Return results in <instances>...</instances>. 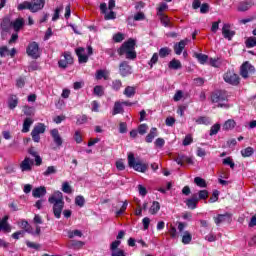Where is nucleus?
I'll list each match as a JSON object with an SVG mask.
<instances>
[{"instance_id":"11","label":"nucleus","mask_w":256,"mask_h":256,"mask_svg":"<svg viewBox=\"0 0 256 256\" xmlns=\"http://www.w3.org/2000/svg\"><path fill=\"white\" fill-rule=\"evenodd\" d=\"M45 7V0H33L31 2L30 11L31 13H37V11H41Z\"/></svg>"},{"instance_id":"7","label":"nucleus","mask_w":256,"mask_h":256,"mask_svg":"<svg viewBox=\"0 0 256 256\" xmlns=\"http://www.w3.org/2000/svg\"><path fill=\"white\" fill-rule=\"evenodd\" d=\"M41 133H45V124L43 123L36 125L31 132L32 139L35 143H39V141H41V136H39Z\"/></svg>"},{"instance_id":"12","label":"nucleus","mask_w":256,"mask_h":256,"mask_svg":"<svg viewBox=\"0 0 256 256\" xmlns=\"http://www.w3.org/2000/svg\"><path fill=\"white\" fill-rule=\"evenodd\" d=\"M1 30L4 31V33H9L11 30V27H13V22H11V19L9 17H4L0 24Z\"/></svg>"},{"instance_id":"45","label":"nucleus","mask_w":256,"mask_h":256,"mask_svg":"<svg viewBox=\"0 0 256 256\" xmlns=\"http://www.w3.org/2000/svg\"><path fill=\"white\" fill-rule=\"evenodd\" d=\"M129 205V203L127 202V200H125L123 202V205L121 206V208L116 211V216L119 217V215H123V213H125V211H127V206Z\"/></svg>"},{"instance_id":"50","label":"nucleus","mask_w":256,"mask_h":256,"mask_svg":"<svg viewBox=\"0 0 256 256\" xmlns=\"http://www.w3.org/2000/svg\"><path fill=\"white\" fill-rule=\"evenodd\" d=\"M121 87H123V83L121 82V80H114L112 82V89L114 91H119V89H121Z\"/></svg>"},{"instance_id":"13","label":"nucleus","mask_w":256,"mask_h":256,"mask_svg":"<svg viewBox=\"0 0 256 256\" xmlns=\"http://www.w3.org/2000/svg\"><path fill=\"white\" fill-rule=\"evenodd\" d=\"M50 133L55 145H57V147H61V145H63V138H61V135L59 134V130L52 129Z\"/></svg>"},{"instance_id":"42","label":"nucleus","mask_w":256,"mask_h":256,"mask_svg":"<svg viewBox=\"0 0 256 256\" xmlns=\"http://www.w3.org/2000/svg\"><path fill=\"white\" fill-rule=\"evenodd\" d=\"M69 239H73L74 237H83V232L81 230L68 231Z\"/></svg>"},{"instance_id":"27","label":"nucleus","mask_w":256,"mask_h":256,"mask_svg":"<svg viewBox=\"0 0 256 256\" xmlns=\"http://www.w3.org/2000/svg\"><path fill=\"white\" fill-rule=\"evenodd\" d=\"M169 69H181V67H183V65H181V61L177 60V59H172L169 64H168Z\"/></svg>"},{"instance_id":"22","label":"nucleus","mask_w":256,"mask_h":256,"mask_svg":"<svg viewBox=\"0 0 256 256\" xmlns=\"http://www.w3.org/2000/svg\"><path fill=\"white\" fill-rule=\"evenodd\" d=\"M85 245V242L83 241H77V240H71L68 244L69 249H82V247Z\"/></svg>"},{"instance_id":"64","label":"nucleus","mask_w":256,"mask_h":256,"mask_svg":"<svg viewBox=\"0 0 256 256\" xmlns=\"http://www.w3.org/2000/svg\"><path fill=\"white\" fill-rule=\"evenodd\" d=\"M119 133H127V123L121 122L119 124Z\"/></svg>"},{"instance_id":"43","label":"nucleus","mask_w":256,"mask_h":256,"mask_svg":"<svg viewBox=\"0 0 256 256\" xmlns=\"http://www.w3.org/2000/svg\"><path fill=\"white\" fill-rule=\"evenodd\" d=\"M245 43L248 49H251V47H256V37L247 38Z\"/></svg>"},{"instance_id":"55","label":"nucleus","mask_w":256,"mask_h":256,"mask_svg":"<svg viewBox=\"0 0 256 256\" xmlns=\"http://www.w3.org/2000/svg\"><path fill=\"white\" fill-rule=\"evenodd\" d=\"M64 59L68 65H73V56H71V52H64Z\"/></svg>"},{"instance_id":"53","label":"nucleus","mask_w":256,"mask_h":256,"mask_svg":"<svg viewBox=\"0 0 256 256\" xmlns=\"http://www.w3.org/2000/svg\"><path fill=\"white\" fill-rule=\"evenodd\" d=\"M119 245H121V241L120 240H116V241L112 242L110 244V251H111V253L113 251H117L119 249Z\"/></svg>"},{"instance_id":"36","label":"nucleus","mask_w":256,"mask_h":256,"mask_svg":"<svg viewBox=\"0 0 256 256\" xmlns=\"http://www.w3.org/2000/svg\"><path fill=\"white\" fill-rule=\"evenodd\" d=\"M18 104H19V99H17V96H12L8 101L9 109H15V107H17Z\"/></svg>"},{"instance_id":"59","label":"nucleus","mask_w":256,"mask_h":256,"mask_svg":"<svg viewBox=\"0 0 256 256\" xmlns=\"http://www.w3.org/2000/svg\"><path fill=\"white\" fill-rule=\"evenodd\" d=\"M16 87H18L19 89H23V87H25V78L20 77L16 80Z\"/></svg>"},{"instance_id":"24","label":"nucleus","mask_w":256,"mask_h":256,"mask_svg":"<svg viewBox=\"0 0 256 256\" xmlns=\"http://www.w3.org/2000/svg\"><path fill=\"white\" fill-rule=\"evenodd\" d=\"M33 125V119L26 118L23 123L22 133H29V129Z\"/></svg>"},{"instance_id":"18","label":"nucleus","mask_w":256,"mask_h":256,"mask_svg":"<svg viewBox=\"0 0 256 256\" xmlns=\"http://www.w3.org/2000/svg\"><path fill=\"white\" fill-rule=\"evenodd\" d=\"M197 203H199V197L197 194H193L191 198L186 200L188 209H197Z\"/></svg>"},{"instance_id":"35","label":"nucleus","mask_w":256,"mask_h":256,"mask_svg":"<svg viewBox=\"0 0 256 256\" xmlns=\"http://www.w3.org/2000/svg\"><path fill=\"white\" fill-rule=\"evenodd\" d=\"M192 239L193 236H191V233H189V231H185L184 235L182 236V243H184V245H189Z\"/></svg>"},{"instance_id":"54","label":"nucleus","mask_w":256,"mask_h":256,"mask_svg":"<svg viewBox=\"0 0 256 256\" xmlns=\"http://www.w3.org/2000/svg\"><path fill=\"white\" fill-rule=\"evenodd\" d=\"M192 143H193V136H191V134L186 135L183 140L184 147H187V145H191Z\"/></svg>"},{"instance_id":"47","label":"nucleus","mask_w":256,"mask_h":256,"mask_svg":"<svg viewBox=\"0 0 256 256\" xmlns=\"http://www.w3.org/2000/svg\"><path fill=\"white\" fill-rule=\"evenodd\" d=\"M185 158V155L178 154L177 157L174 158V161H176L178 165H181V167H183V164L185 163Z\"/></svg>"},{"instance_id":"39","label":"nucleus","mask_w":256,"mask_h":256,"mask_svg":"<svg viewBox=\"0 0 256 256\" xmlns=\"http://www.w3.org/2000/svg\"><path fill=\"white\" fill-rule=\"evenodd\" d=\"M57 173V168L55 166H49L46 171L43 172L44 177H49V175H55Z\"/></svg>"},{"instance_id":"28","label":"nucleus","mask_w":256,"mask_h":256,"mask_svg":"<svg viewBox=\"0 0 256 256\" xmlns=\"http://www.w3.org/2000/svg\"><path fill=\"white\" fill-rule=\"evenodd\" d=\"M159 209H161V205L159 202L154 201L149 209V213H151V215H157V213H159Z\"/></svg>"},{"instance_id":"19","label":"nucleus","mask_w":256,"mask_h":256,"mask_svg":"<svg viewBox=\"0 0 256 256\" xmlns=\"http://www.w3.org/2000/svg\"><path fill=\"white\" fill-rule=\"evenodd\" d=\"M216 225H221V223H225L227 221H231V215L228 213L226 214H219L216 218H214Z\"/></svg>"},{"instance_id":"63","label":"nucleus","mask_w":256,"mask_h":256,"mask_svg":"<svg viewBox=\"0 0 256 256\" xmlns=\"http://www.w3.org/2000/svg\"><path fill=\"white\" fill-rule=\"evenodd\" d=\"M111 256H126L125 250H122V249L114 250L113 252H111Z\"/></svg>"},{"instance_id":"32","label":"nucleus","mask_w":256,"mask_h":256,"mask_svg":"<svg viewBox=\"0 0 256 256\" xmlns=\"http://www.w3.org/2000/svg\"><path fill=\"white\" fill-rule=\"evenodd\" d=\"M253 153H255V150L253 149V147H250V146L241 150V155L244 158L251 157Z\"/></svg>"},{"instance_id":"10","label":"nucleus","mask_w":256,"mask_h":256,"mask_svg":"<svg viewBox=\"0 0 256 256\" xmlns=\"http://www.w3.org/2000/svg\"><path fill=\"white\" fill-rule=\"evenodd\" d=\"M119 73L122 77H127V75H131V65H129V62L122 61L120 63Z\"/></svg>"},{"instance_id":"46","label":"nucleus","mask_w":256,"mask_h":256,"mask_svg":"<svg viewBox=\"0 0 256 256\" xmlns=\"http://www.w3.org/2000/svg\"><path fill=\"white\" fill-rule=\"evenodd\" d=\"M222 163L223 165L230 166V169H235V162H233V159H231V157L223 159Z\"/></svg>"},{"instance_id":"4","label":"nucleus","mask_w":256,"mask_h":256,"mask_svg":"<svg viewBox=\"0 0 256 256\" xmlns=\"http://www.w3.org/2000/svg\"><path fill=\"white\" fill-rule=\"evenodd\" d=\"M128 165L135 171L145 173L149 169V164L135 161V155L133 153L128 154Z\"/></svg>"},{"instance_id":"5","label":"nucleus","mask_w":256,"mask_h":256,"mask_svg":"<svg viewBox=\"0 0 256 256\" xmlns=\"http://www.w3.org/2000/svg\"><path fill=\"white\" fill-rule=\"evenodd\" d=\"M26 53L28 57L32 59H39L41 52L39 51V44L37 42H32L26 48Z\"/></svg>"},{"instance_id":"23","label":"nucleus","mask_w":256,"mask_h":256,"mask_svg":"<svg viewBox=\"0 0 256 256\" xmlns=\"http://www.w3.org/2000/svg\"><path fill=\"white\" fill-rule=\"evenodd\" d=\"M161 23L164 27H171V22L169 21V16L165 15L164 13H157Z\"/></svg>"},{"instance_id":"34","label":"nucleus","mask_w":256,"mask_h":256,"mask_svg":"<svg viewBox=\"0 0 256 256\" xmlns=\"http://www.w3.org/2000/svg\"><path fill=\"white\" fill-rule=\"evenodd\" d=\"M94 95L97 97H103L105 95V89L101 85H97L94 87Z\"/></svg>"},{"instance_id":"41","label":"nucleus","mask_w":256,"mask_h":256,"mask_svg":"<svg viewBox=\"0 0 256 256\" xmlns=\"http://www.w3.org/2000/svg\"><path fill=\"white\" fill-rule=\"evenodd\" d=\"M62 191L63 193H67L68 195H71V193H73V189L71 188V185H69V182H64L62 184Z\"/></svg>"},{"instance_id":"8","label":"nucleus","mask_w":256,"mask_h":256,"mask_svg":"<svg viewBox=\"0 0 256 256\" xmlns=\"http://www.w3.org/2000/svg\"><path fill=\"white\" fill-rule=\"evenodd\" d=\"M224 81L230 85H239V75L228 71L226 74H224Z\"/></svg>"},{"instance_id":"14","label":"nucleus","mask_w":256,"mask_h":256,"mask_svg":"<svg viewBox=\"0 0 256 256\" xmlns=\"http://www.w3.org/2000/svg\"><path fill=\"white\" fill-rule=\"evenodd\" d=\"M187 43H189V39H184L176 43L174 45V53H176L177 55H181V53H183V49H185V47L187 46Z\"/></svg>"},{"instance_id":"31","label":"nucleus","mask_w":256,"mask_h":256,"mask_svg":"<svg viewBox=\"0 0 256 256\" xmlns=\"http://www.w3.org/2000/svg\"><path fill=\"white\" fill-rule=\"evenodd\" d=\"M123 113V104L121 102H115L112 115H119Z\"/></svg>"},{"instance_id":"52","label":"nucleus","mask_w":256,"mask_h":256,"mask_svg":"<svg viewBox=\"0 0 256 256\" xmlns=\"http://www.w3.org/2000/svg\"><path fill=\"white\" fill-rule=\"evenodd\" d=\"M23 113H24V115H27L28 117H31V115L34 114V109H33V107L24 106L23 107Z\"/></svg>"},{"instance_id":"15","label":"nucleus","mask_w":256,"mask_h":256,"mask_svg":"<svg viewBox=\"0 0 256 256\" xmlns=\"http://www.w3.org/2000/svg\"><path fill=\"white\" fill-rule=\"evenodd\" d=\"M21 171H31L33 169V160L31 158L26 157L20 164Z\"/></svg>"},{"instance_id":"30","label":"nucleus","mask_w":256,"mask_h":256,"mask_svg":"<svg viewBox=\"0 0 256 256\" xmlns=\"http://www.w3.org/2000/svg\"><path fill=\"white\" fill-rule=\"evenodd\" d=\"M235 125H236L235 120L229 119V120H227V121L224 123L223 129H224V131H229V130H231V129H235Z\"/></svg>"},{"instance_id":"33","label":"nucleus","mask_w":256,"mask_h":256,"mask_svg":"<svg viewBox=\"0 0 256 256\" xmlns=\"http://www.w3.org/2000/svg\"><path fill=\"white\" fill-rule=\"evenodd\" d=\"M169 55H171V48L163 47L159 50V57H161V59H165V57Z\"/></svg>"},{"instance_id":"38","label":"nucleus","mask_w":256,"mask_h":256,"mask_svg":"<svg viewBox=\"0 0 256 256\" xmlns=\"http://www.w3.org/2000/svg\"><path fill=\"white\" fill-rule=\"evenodd\" d=\"M17 9L18 11H23L25 9H29V11H31V2L24 1L17 6Z\"/></svg>"},{"instance_id":"2","label":"nucleus","mask_w":256,"mask_h":256,"mask_svg":"<svg viewBox=\"0 0 256 256\" xmlns=\"http://www.w3.org/2000/svg\"><path fill=\"white\" fill-rule=\"evenodd\" d=\"M136 42L133 38L128 39L118 49V55H125L126 59L135 61L137 59V52L135 51Z\"/></svg>"},{"instance_id":"56","label":"nucleus","mask_w":256,"mask_h":256,"mask_svg":"<svg viewBox=\"0 0 256 256\" xmlns=\"http://www.w3.org/2000/svg\"><path fill=\"white\" fill-rule=\"evenodd\" d=\"M21 227H22V229H24V231H25L26 233H31V225H29V222L23 220V221L21 222Z\"/></svg>"},{"instance_id":"20","label":"nucleus","mask_w":256,"mask_h":256,"mask_svg":"<svg viewBox=\"0 0 256 256\" xmlns=\"http://www.w3.org/2000/svg\"><path fill=\"white\" fill-rule=\"evenodd\" d=\"M253 5H254L253 1L240 2L238 5V11H241V12L249 11V9L253 7Z\"/></svg>"},{"instance_id":"6","label":"nucleus","mask_w":256,"mask_h":256,"mask_svg":"<svg viewBox=\"0 0 256 256\" xmlns=\"http://www.w3.org/2000/svg\"><path fill=\"white\" fill-rule=\"evenodd\" d=\"M255 73V66L251 65L249 61L244 62L240 67V75L243 79H248L249 75Z\"/></svg>"},{"instance_id":"48","label":"nucleus","mask_w":256,"mask_h":256,"mask_svg":"<svg viewBox=\"0 0 256 256\" xmlns=\"http://www.w3.org/2000/svg\"><path fill=\"white\" fill-rule=\"evenodd\" d=\"M196 58L198 59L199 63L205 65V63H207V59H209V56L205 54H196Z\"/></svg>"},{"instance_id":"1","label":"nucleus","mask_w":256,"mask_h":256,"mask_svg":"<svg viewBox=\"0 0 256 256\" xmlns=\"http://www.w3.org/2000/svg\"><path fill=\"white\" fill-rule=\"evenodd\" d=\"M48 202L53 205V213L56 219H61V213L65 207V201L63 200V193L61 191L54 192L49 198Z\"/></svg>"},{"instance_id":"62","label":"nucleus","mask_w":256,"mask_h":256,"mask_svg":"<svg viewBox=\"0 0 256 256\" xmlns=\"http://www.w3.org/2000/svg\"><path fill=\"white\" fill-rule=\"evenodd\" d=\"M200 13H202V14L209 13V4L203 3L200 6Z\"/></svg>"},{"instance_id":"29","label":"nucleus","mask_w":256,"mask_h":256,"mask_svg":"<svg viewBox=\"0 0 256 256\" xmlns=\"http://www.w3.org/2000/svg\"><path fill=\"white\" fill-rule=\"evenodd\" d=\"M136 89L133 86H128L124 90V95L128 98L135 97Z\"/></svg>"},{"instance_id":"40","label":"nucleus","mask_w":256,"mask_h":256,"mask_svg":"<svg viewBox=\"0 0 256 256\" xmlns=\"http://www.w3.org/2000/svg\"><path fill=\"white\" fill-rule=\"evenodd\" d=\"M219 131H221V124H214L211 128H210V137H213V135H217V133H219Z\"/></svg>"},{"instance_id":"37","label":"nucleus","mask_w":256,"mask_h":256,"mask_svg":"<svg viewBox=\"0 0 256 256\" xmlns=\"http://www.w3.org/2000/svg\"><path fill=\"white\" fill-rule=\"evenodd\" d=\"M96 79H98V81L101 79H105V81H107V79H109V75L105 70H98L96 72Z\"/></svg>"},{"instance_id":"44","label":"nucleus","mask_w":256,"mask_h":256,"mask_svg":"<svg viewBox=\"0 0 256 256\" xmlns=\"http://www.w3.org/2000/svg\"><path fill=\"white\" fill-rule=\"evenodd\" d=\"M194 183L198 186V187H207V182H205V179L201 178V177H195L194 178Z\"/></svg>"},{"instance_id":"57","label":"nucleus","mask_w":256,"mask_h":256,"mask_svg":"<svg viewBox=\"0 0 256 256\" xmlns=\"http://www.w3.org/2000/svg\"><path fill=\"white\" fill-rule=\"evenodd\" d=\"M209 197V192L207 190H200L198 192V201L199 199H207Z\"/></svg>"},{"instance_id":"9","label":"nucleus","mask_w":256,"mask_h":256,"mask_svg":"<svg viewBox=\"0 0 256 256\" xmlns=\"http://www.w3.org/2000/svg\"><path fill=\"white\" fill-rule=\"evenodd\" d=\"M222 35L224 39L231 41L235 37V31L231 30V24H224L222 27Z\"/></svg>"},{"instance_id":"25","label":"nucleus","mask_w":256,"mask_h":256,"mask_svg":"<svg viewBox=\"0 0 256 256\" xmlns=\"http://www.w3.org/2000/svg\"><path fill=\"white\" fill-rule=\"evenodd\" d=\"M157 137V128H151L150 132L146 136V143H153V139Z\"/></svg>"},{"instance_id":"16","label":"nucleus","mask_w":256,"mask_h":256,"mask_svg":"<svg viewBox=\"0 0 256 256\" xmlns=\"http://www.w3.org/2000/svg\"><path fill=\"white\" fill-rule=\"evenodd\" d=\"M45 195H47V188L45 186H40L32 191V196L35 199H40V197H45Z\"/></svg>"},{"instance_id":"61","label":"nucleus","mask_w":256,"mask_h":256,"mask_svg":"<svg viewBox=\"0 0 256 256\" xmlns=\"http://www.w3.org/2000/svg\"><path fill=\"white\" fill-rule=\"evenodd\" d=\"M85 123H87V115H82V116L78 117V119L76 121L77 125H83Z\"/></svg>"},{"instance_id":"58","label":"nucleus","mask_w":256,"mask_h":256,"mask_svg":"<svg viewBox=\"0 0 256 256\" xmlns=\"http://www.w3.org/2000/svg\"><path fill=\"white\" fill-rule=\"evenodd\" d=\"M9 55V48L7 46L0 47V57H7Z\"/></svg>"},{"instance_id":"21","label":"nucleus","mask_w":256,"mask_h":256,"mask_svg":"<svg viewBox=\"0 0 256 256\" xmlns=\"http://www.w3.org/2000/svg\"><path fill=\"white\" fill-rule=\"evenodd\" d=\"M25 25V20L23 18H17L14 22H12V27L16 33L21 31V28Z\"/></svg>"},{"instance_id":"26","label":"nucleus","mask_w":256,"mask_h":256,"mask_svg":"<svg viewBox=\"0 0 256 256\" xmlns=\"http://www.w3.org/2000/svg\"><path fill=\"white\" fill-rule=\"evenodd\" d=\"M197 125H210L211 124V118L207 116H200L196 119Z\"/></svg>"},{"instance_id":"49","label":"nucleus","mask_w":256,"mask_h":256,"mask_svg":"<svg viewBox=\"0 0 256 256\" xmlns=\"http://www.w3.org/2000/svg\"><path fill=\"white\" fill-rule=\"evenodd\" d=\"M147 131H149V126H147V124H141L138 126L139 135H145Z\"/></svg>"},{"instance_id":"3","label":"nucleus","mask_w":256,"mask_h":256,"mask_svg":"<svg viewBox=\"0 0 256 256\" xmlns=\"http://www.w3.org/2000/svg\"><path fill=\"white\" fill-rule=\"evenodd\" d=\"M212 103H217L216 107H225L228 109L229 105L225 103L227 101V92L225 90H217L211 95Z\"/></svg>"},{"instance_id":"51","label":"nucleus","mask_w":256,"mask_h":256,"mask_svg":"<svg viewBox=\"0 0 256 256\" xmlns=\"http://www.w3.org/2000/svg\"><path fill=\"white\" fill-rule=\"evenodd\" d=\"M75 205H78V207H83L85 205V198L83 196H76Z\"/></svg>"},{"instance_id":"17","label":"nucleus","mask_w":256,"mask_h":256,"mask_svg":"<svg viewBox=\"0 0 256 256\" xmlns=\"http://www.w3.org/2000/svg\"><path fill=\"white\" fill-rule=\"evenodd\" d=\"M83 53H85V48L80 47L76 49V55L78 57L79 63H87V61H89V56Z\"/></svg>"},{"instance_id":"60","label":"nucleus","mask_w":256,"mask_h":256,"mask_svg":"<svg viewBox=\"0 0 256 256\" xmlns=\"http://www.w3.org/2000/svg\"><path fill=\"white\" fill-rule=\"evenodd\" d=\"M134 21H145V13L138 12L134 15Z\"/></svg>"}]
</instances>
